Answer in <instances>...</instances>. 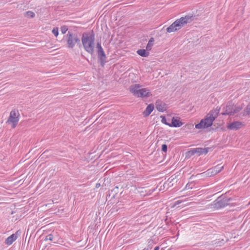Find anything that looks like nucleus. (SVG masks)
I'll use <instances>...</instances> for the list:
<instances>
[{
    "label": "nucleus",
    "instance_id": "2f4dec72",
    "mask_svg": "<svg viewBox=\"0 0 250 250\" xmlns=\"http://www.w3.org/2000/svg\"><path fill=\"white\" fill-rule=\"evenodd\" d=\"M100 186V184H97L96 185V188H98Z\"/></svg>",
    "mask_w": 250,
    "mask_h": 250
},
{
    "label": "nucleus",
    "instance_id": "4be33fe9",
    "mask_svg": "<svg viewBox=\"0 0 250 250\" xmlns=\"http://www.w3.org/2000/svg\"><path fill=\"white\" fill-rule=\"evenodd\" d=\"M160 118H162L161 122L162 123H163V124H165L166 125H167L169 126H170V124L167 122V119H166V118L165 116L162 115V116H160Z\"/></svg>",
    "mask_w": 250,
    "mask_h": 250
},
{
    "label": "nucleus",
    "instance_id": "f8f14e48",
    "mask_svg": "<svg viewBox=\"0 0 250 250\" xmlns=\"http://www.w3.org/2000/svg\"><path fill=\"white\" fill-rule=\"evenodd\" d=\"M224 168V166H221V165H217V166L214 167L212 168H210L208 170V173L210 171L211 175H215L219 172H220Z\"/></svg>",
    "mask_w": 250,
    "mask_h": 250
},
{
    "label": "nucleus",
    "instance_id": "ddd939ff",
    "mask_svg": "<svg viewBox=\"0 0 250 250\" xmlns=\"http://www.w3.org/2000/svg\"><path fill=\"white\" fill-rule=\"evenodd\" d=\"M242 125V123L240 122H234L228 125V128L231 130H237L239 129Z\"/></svg>",
    "mask_w": 250,
    "mask_h": 250
},
{
    "label": "nucleus",
    "instance_id": "6ab92c4d",
    "mask_svg": "<svg viewBox=\"0 0 250 250\" xmlns=\"http://www.w3.org/2000/svg\"><path fill=\"white\" fill-rule=\"evenodd\" d=\"M195 128L198 129L206 128L207 127L204 124L203 120H201L200 123L195 125Z\"/></svg>",
    "mask_w": 250,
    "mask_h": 250
},
{
    "label": "nucleus",
    "instance_id": "7ed1b4c3",
    "mask_svg": "<svg viewBox=\"0 0 250 250\" xmlns=\"http://www.w3.org/2000/svg\"><path fill=\"white\" fill-rule=\"evenodd\" d=\"M197 19L196 15H193L191 14H189L185 17L180 18L176 20L174 22L173 24L176 31L180 29L185 25L190 23L194 21Z\"/></svg>",
    "mask_w": 250,
    "mask_h": 250
},
{
    "label": "nucleus",
    "instance_id": "a878e982",
    "mask_svg": "<svg viewBox=\"0 0 250 250\" xmlns=\"http://www.w3.org/2000/svg\"><path fill=\"white\" fill-rule=\"evenodd\" d=\"M97 52L104 50V49H103V47H102L101 43L100 42H98L97 43Z\"/></svg>",
    "mask_w": 250,
    "mask_h": 250
},
{
    "label": "nucleus",
    "instance_id": "20e7f679",
    "mask_svg": "<svg viewBox=\"0 0 250 250\" xmlns=\"http://www.w3.org/2000/svg\"><path fill=\"white\" fill-rule=\"evenodd\" d=\"M141 85L139 84H135L130 86V92L134 96L138 97H147L150 96V92L147 88L140 89Z\"/></svg>",
    "mask_w": 250,
    "mask_h": 250
},
{
    "label": "nucleus",
    "instance_id": "1a4fd4ad",
    "mask_svg": "<svg viewBox=\"0 0 250 250\" xmlns=\"http://www.w3.org/2000/svg\"><path fill=\"white\" fill-rule=\"evenodd\" d=\"M208 147L207 148H201L198 147L192 149L187 152V155L189 156H192L196 153H198L199 155L201 154H206L208 152Z\"/></svg>",
    "mask_w": 250,
    "mask_h": 250
},
{
    "label": "nucleus",
    "instance_id": "f03ea898",
    "mask_svg": "<svg viewBox=\"0 0 250 250\" xmlns=\"http://www.w3.org/2000/svg\"><path fill=\"white\" fill-rule=\"evenodd\" d=\"M64 39L67 47L69 49L73 48L76 45H78L79 47L82 46L80 38L75 33L69 31L64 36Z\"/></svg>",
    "mask_w": 250,
    "mask_h": 250
},
{
    "label": "nucleus",
    "instance_id": "39448f33",
    "mask_svg": "<svg viewBox=\"0 0 250 250\" xmlns=\"http://www.w3.org/2000/svg\"><path fill=\"white\" fill-rule=\"evenodd\" d=\"M220 110V108L217 107L213 109L208 112L204 119L201 120L203 121L207 128L212 125L213 122L218 116Z\"/></svg>",
    "mask_w": 250,
    "mask_h": 250
},
{
    "label": "nucleus",
    "instance_id": "f3484780",
    "mask_svg": "<svg viewBox=\"0 0 250 250\" xmlns=\"http://www.w3.org/2000/svg\"><path fill=\"white\" fill-rule=\"evenodd\" d=\"M146 49H139L137 51V53L143 57H147L149 56V53Z\"/></svg>",
    "mask_w": 250,
    "mask_h": 250
},
{
    "label": "nucleus",
    "instance_id": "b1692460",
    "mask_svg": "<svg viewBox=\"0 0 250 250\" xmlns=\"http://www.w3.org/2000/svg\"><path fill=\"white\" fill-rule=\"evenodd\" d=\"M52 33L54 34V35L57 37L59 35V29L58 27H55L53 29L52 31Z\"/></svg>",
    "mask_w": 250,
    "mask_h": 250
},
{
    "label": "nucleus",
    "instance_id": "4468645a",
    "mask_svg": "<svg viewBox=\"0 0 250 250\" xmlns=\"http://www.w3.org/2000/svg\"><path fill=\"white\" fill-rule=\"evenodd\" d=\"M156 109L160 112H163L166 110V104L161 101H157L156 102Z\"/></svg>",
    "mask_w": 250,
    "mask_h": 250
},
{
    "label": "nucleus",
    "instance_id": "cd10ccee",
    "mask_svg": "<svg viewBox=\"0 0 250 250\" xmlns=\"http://www.w3.org/2000/svg\"><path fill=\"white\" fill-rule=\"evenodd\" d=\"M247 113L248 115L250 114V103L247 105Z\"/></svg>",
    "mask_w": 250,
    "mask_h": 250
},
{
    "label": "nucleus",
    "instance_id": "bb28decb",
    "mask_svg": "<svg viewBox=\"0 0 250 250\" xmlns=\"http://www.w3.org/2000/svg\"><path fill=\"white\" fill-rule=\"evenodd\" d=\"M162 151L164 152H167V146L166 144H163L162 146Z\"/></svg>",
    "mask_w": 250,
    "mask_h": 250
},
{
    "label": "nucleus",
    "instance_id": "412c9836",
    "mask_svg": "<svg viewBox=\"0 0 250 250\" xmlns=\"http://www.w3.org/2000/svg\"><path fill=\"white\" fill-rule=\"evenodd\" d=\"M35 16V13L31 11H27L24 13V16L26 17L34 18Z\"/></svg>",
    "mask_w": 250,
    "mask_h": 250
},
{
    "label": "nucleus",
    "instance_id": "9b49d317",
    "mask_svg": "<svg viewBox=\"0 0 250 250\" xmlns=\"http://www.w3.org/2000/svg\"><path fill=\"white\" fill-rule=\"evenodd\" d=\"M98 60L102 66H104L106 59V55L104 50L97 52Z\"/></svg>",
    "mask_w": 250,
    "mask_h": 250
},
{
    "label": "nucleus",
    "instance_id": "f257e3e1",
    "mask_svg": "<svg viewBox=\"0 0 250 250\" xmlns=\"http://www.w3.org/2000/svg\"><path fill=\"white\" fill-rule=\"evenodd\" d=\"M81 40L84 50L90 54L92 55L94 53L95 48V34L93 31L83 33Z\"/></svg>",
    "mask_w": 250,
    "mask_h": 250
},
{
    "label": "nucleus",
    "instance_id": "aec40b11",
    "mask_svg": "<svg viewBox=\"0 0 250 250\" xmlns=\"http://www.w3.org/2000/svg\"><path fill=\"white\" fill-rule=\"evenodd\" d=\"M167 31L168 33L176 31L173 23H172L169 27L167 28Z\"/></svg>",
    "mask_w": 250,
    "mask_h": 250
},
{
    "label": "nucleus",
    "instance_id": "a211bd4d",
    "mask_svg": "<svg viewBox=\"0 0 250 250\" xmlns=\"http://www.w3.org/2000/svg\"><path fill=\"white\" fill-rule=\"evenodd\" d=\"M154 42V39L153 37L151 38L146 47V49L147 51H149L151 49L152 46L153 45V42Z\"/></svg>",
    "mask_w": 250,
    "mask_h": 250
},
{
    "label": "nucleus",
    "instance_id": "c85d7f7f",
    "mask_svg": "<svg viewBox=\"0 0 250 250\" xmlns=\"http://www.w3.org/2000/svg\"><path fill=\"white\" fill-rule=\"evenodd\" d=\"M182 201L181 200H178L174 202V205L173 207L176 206L177 205H179V204L181 203Z\"/></svg>",
    "mask_w": 250,
    "mask_h": 250
},
{
    "label": "nucleus",
    "instance_id": "6e6552de",
    "mask_svg": "<svg viewBox=\"0 0 250 250\" xmlns=\"http://www.w3.org/2000/svg\"><path fill=\"white\" fill-rule=\"evenodd\" d=\"M232 200L231 198L226 196H220L213 202V205L216 208H224L229 205V202Z\"/></svg>",
    "mask_w": 250,
    "mask_h": 250
},
{
    "label": "nucleus",
    "instance_id": "7c9ffc66",
    "mask_svg": "<svg viewBox=\"0 0 250 250\" xmlns=\"http://www.w3.org/2000/svg\"><path fill=\"white\" fill-rule=\"evenodd\" d=\"M154 250H159V246L155 247Z\"/></svg>",
    "mask_w": 250,
    "mask_h": 250
},
{
    "label": "nucleus",
    "instance_id": "c756f323",
    "mask_svg": "<svg viewBox=\"0 0 250 250\" xmlns=\"http://www.w3.org/2000/svg\"><path fill=\"white\" fill-rule=\"evenodd\" d=\"M151 249V247L148 246V247L147 248H144L143 250H150Z\"/></svg>",
    "mask_w": 250,
    "mask_h": 250
},
{
    "label": "nucleus",
    "instance_id": "9d476101",
    "mask_svg": "<svg viewBox=\"0 0 250 250\" xmlns=\"http://www.w3.org/2000/svg\"><path fill=\"white\" fill-rule=\"evenodd\" d=\"M21 231L20 230H18L15 233L12 234L9 237H8L5 240V243L8 245H11L21 235Z\"/></svg>",
    "mask_w": 250,
    "mask_h": 250
},
{
    "label": "nucleus",
    "instance_id": "423d86ee",
    "mask_svg": "<svg viewBox=\"0 0 250 250\" xmlns=\"http://www.w3.org/2000/svg\"><path fill=\"white\" fill-rule=\"evenodd\" d=\"M242 108L239 106L234 105L232 102H229L227 104L223 107L222 115H234L235 113L239 112Z\"/></svg>",
    "mask_w": 250,
    "mask_h": 250
},
{
    "label": "nucleus",
    "instance_id": "dca6fc26",
    "mask_svg": "<svg viewBox=\"0 0 250 250\" xmlns=\"http://www.w3.org/2000/svg\"><path fill=\"white\" fill-rule=\"evenodd\" d=\"M182 123L178 119L173 117L172 119L171 123L170 124V127H180L182 125Z\"/></svg>",
    "mask_w": 250,
    "mask_h": 250
},
{
    "label": "nucleus",
    "instance_id": "473e14b6",
    "mask_svg": "<svg viewBox=\"0 0 250 250\" xmlns=\"http://www.w3.org/2000/svg\"><path fill=\"white\" fill-rule=\"evenodd\" d=\"M249 204H250V202H249Z\"/></svg>",
    "mask_w": 250,
    "mask_h": 250
},
{
    "label": "nucleus",
    "instance_id": "5701e85b",
    "mask_svg": "<svg viewBox=\"0 0 250 250\" xmlns=\"http://www.w3.org/2000/svg\"><path fill=\"white\" fill-rule=\"evenodd\" d=\"M68 30L67 26L66 25H63L61 27V31L62 33L64 34L66 33L67 31Z\"/></svg>",
    "mask_w": 250,
    "mask_h": 250
},
{
    "label": "nucleus",
    "instance_id": "2eb2a0df",
    "mask_svg": "<svg viewBox=\"0 0 250 250\" xmlns=\"http://www.w3.org/2000/svg\"><path fill=\"white\" fill-rule=\"evenodd\" d=\"M154 105L153 104H148L145 111L143 112V115L145 117L148 116L154 109Z\"/></svg>",
    "mask_w": 250,
    "mask_h": 250
},
{
    "label": "nucleus",
    "instance_id": "0eeeda50",
    "mask_svg": "<svg viewBox=\"0 0 250 250\" xmlns=\"http://www.w3.org/2000/svg\"><path fill=\"white\" fill-rule=\"evenodd\" d=\"M20 120V113L19 110L16 109L12 110L10 112L9 118L6 121V124H11L12 127L14 128L17 126Z\"/></svg>",
    "mask_w": 250,
    "mask_h": 250
},
{
    "label": "nucleus",
    "instance_id": "393cba45",
    "mask_svg": "<svg viewBox=\"0 0 250 250\" xmlns=\"http://www.w3.org/2000/svg\"><path fill=\"white\" fill-rule=\"evenodd\" d=\"M54 239V236L52 234H50L46 236L45 240H49L52 241Z\"/></svg>",
    "mask_w": 250,
    "mask_h": 250
}]
</instances>
